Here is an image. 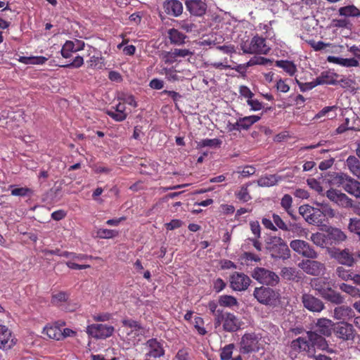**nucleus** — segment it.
Returning a JSON list of instances; mask_svg holds the SVG:
<instances>
[{
  "label": "nucleus",
  "instance_id": "obj_1",
  "mask_svg": "<svg viewBox=\"0 0 360 360\" xmlns=\"http://www.w3.org/2000/svg\"><path fill=\"white\" fill-rule=\"evenodd\" d=\"M240 49L244 53L267 55L271 47L266 44V39L256 34L250 41H246L240 44Z\"/></svg>",
  "mask_w": 360,
  "mask_h": 360
},
{
  "label": "nucleus",
  "instance_id": "obj_2",
  "mask_svg": "<svg viewBox=\"0 0 360 360\" xmlns=\"http://www.w3.org/2000/svg\"><path fill=\"white\" fill-rule=\"evenodd\" d=\"M266 249L274 259L285 260L290 257V249L281 237H271L266 243Z\"/></svg>",
  "mask_w": 360,
  "mask_h": 360
},
{
  "label": "nucleus",
  "instance_id": "obj_3",
  "mask_svg": "<svg viewBox=\"0 0 360 360\" xmlns=\"http://www.w3.org/2000/svg\"><path fill=\"white\" fill-rule=\"evenodd\" d=\"M214 325L215 328L222 325L224 331L235 332L240 328V321L233 314L224 311L223 314H217V321L214 322Z\"/></svg>",
  "mask_w": 360,
  "mask_h": 360
},
{
  "label": "nucleus",
  "instance_id": "obj_4",
  "mask_svg": "<svg viewBox=\"0 0 360 360\" xmlns=\"http://www.w3.org/2000/svg\"><path fill=\"white\" fill-rule=\"evenodd\" d=\"M252 277L259 283L275 286L279 283V276L274 271L264 267H256L252 272Z\"/></svg>",
  "mask_w": 360,
  "mask_h": 360
},
{
  "label": "nucleus",
  "instance_id": "obj_5",
  "mask_svg": "<svg viewBox=\"0 0 360 360\" xmlns=\"http://www.w3.org/2000/svg\"><path fill=\"white\" fill-rule=\"evenodd\" d=\"M115 331L112 326L102 323H93L87 326L86 333L95 339H106Z\"/></svg>",
  "mask_w": 360,
  "mask_h": 360
},
{
  "label": "nucleus",
  "instance_id": "obj_6",
  "mask_svg": "<svg viewBox=\"0 0 360 360\" xmlns=\"http://www.w3.org/2000/svg\"><path fill=\"white\" fill-rule=\"evenodd\" d=\"M299 212L303 217H306V219L309 224L320 226L325 221L324 214L319 208L303 205L300 207Z\"/></svg>",
  "mask_w": 360,
  "mask_h": 360
},
{
  "label": "nucleus",
  "instance_id": "obj_7",
  "mask_svg": "<svg viewBox=\"0 0 360 360\" xmlns=\"http://www.w3.org/2000/svg\"><path fill=\"white\" fill-rule=\"evenodd\" d=\"M290 248L302 257L316 259L317 252L307 242L302 240H293L290 243Z\"/></svg>",
  "mask_w": 360,
  "mask_h": 360
},
{
  "label": "nucleus",
  "instance_id": "obj_8",
  "mask_svg": "<svg viewBox=\"0 0 360 360\" xmlns=\"http://www.w3.org/2000/svg\"><path fill=\"white\" fill-rule=\"evenodd\" d=\"M253 295L259 302L264 304H271L278 298V293L274 290L264 286L256 288Z\"/></svg>",
  "mask_w": 360,
  "mask_h": 360
},
{
  "label": "nucleus",
  "instance_id": "obj_9",
  "mask_svg": "<svg viewBox=\"0 0 360 360\" xmlns=\"http://www.w3.org/2000/svg\"><path fill=\"white\" fill-rule=\"evenodd\" d=\"M231 288L234 291H244L251 283V279L243 273L235 271L230 275Z\"/></svg>",
  "mask_w": 360,
  "mask_h": 360
},
{
  "label": "nucleus",
  "instance_id": "obj_10",
  "mask_svg": "<svg viewBox=\"0 0 360 360\" xmlns=\"http://www.w3.org/2000/svg\"><path fill=\"white\" fill-rule=\"evenodd\" d=\"M326 195L331 202L339 207L344 208L352 207V200L340 191L330 188L326 191Z\"/></svg>",
  "mask_w": 360,
  "mask_h": 360
},
{
  "label": "nucleus",
  "instance_id": "obj_11",
  "mask_svg": "<svg viewBox=\"0 0 360 360\" xmlns=\"http://www.w3.org/2000/svg\"><path fill=\"white\" fill-rule=\"evenodd\" d=\"M259 338L256 334L245 333L240 342V352L249 354L259 349Z\"/></svg>",
  "mask_w": 360,
  "mask_h": 360
},
{
  "label": "nucleus",
  "instance_id": "obj_12",
  "mask_svg": "<svg viewBox=\"0 0 360 360\" xmlns=\"http://www.w3.org/2000/svg\"><path fill=\"white\" fill-rule=\"evenodd\" d=\"M307 335L311 340L310 346L312 347V352H314L316 348L322 351H326L329 354L335 352L334 349L329 347L326 340L321 335L317 334L316 332H312L311 330L307 331Z\"/></svg>",
  "mask_w": 360,
  "mask_h": 360
},
{
  "label": "nucleus",
  "instance_id": "obj_13",
  "mask_svg": "<svg viewBox=\"0 0 360 360\" xmlns=\"http://www.w3.org/2000/svg\"><path fill=\"white\" fill-rule=\"evenodd\" d=\"M17 342L11 329L0 323V349L8 350L11 349Z\"/></svg>",
  "mask_w": 360,
  "mask_h": 360
},
{
  "label": "nucleus",
  "instance_id": "obj_14",
  "mask_svg": "<svg viewBox=\"0 0 360 360\" xmlns=\"http://www.w3.org/2000/svg\"><path fill=\"white\" fill-rule=\"evenodd\" d=\"M147 352L146 356L148 358L156 359L165 355V349L162 344L156 338H151L145 343Z\"/></svg>",
  "mask_w": 360,
  "mask_h": 360
},
{
  "label": "nucleus",
  "instance_id": "obj_15",
  "mask_svg": "<svg viewBox=\"0 0 360 360\" xmlns=\"http://www.w3.org/2000/svg\"><path fill=\"white\" fill-rule=\"evenodd\" d=\"M185 5L191 15L199 17L206 13L207 7L205 0H186Z\"/></svg>",
  "mask_w": 360,
  "mask_h": 360
},
{
  "label": "nucleus",
  "instance_id": "obj_16",
  "mask_svg": "<svg viewBox=\"0 0 360 360\" xmlns=\"http://www.w3.org/2000/svg\"><path fill=\"white\" fill-rule=\"evenodd\" d=\"M336 336L344 340H353L354 338V329L352 324L346 321H342L334 328Z\"/></svg>",
  "mask_w": 360,
  "mask_h": 360
},
{
  "label": "nucleus",
  "instance_id": "obj_17",
  "mask_svg": "<svg viewBox=\"0 0 360 360\" xmlns=\"http://www.w3.org/2000/svg\"><path fill=\"white\" fill-rule=\"evenodd\" d=\"M302 301L304 307L313 312H320L324 308L323 302L310 294H304Z\"/></svg>",
  "mask_w": 360,
  "mask_h": 360
},
{
  "label": "nucleus",
  "instance_id": "obj_18",
  "mask_svg": "<svg viewBox=\"0 0 360 360\" xmlns=\"http://www.w3.org/2000/svg\"><path fill=\"white\" fill-rule=\"evenodd\" d=\"M163 9L166 14L178 17L183 13V4L179 0H165L163 3Z\"/></svg>",
  "mask_w": 360,
  "mask_h": 360
},
{
  "label": "nucleus",
  "instance_id": "obj_19",
  "mask_svg": "<svg viewBox=\"0 0 360 360\" xmlns=\"http://www.w3.org/2000/svg\"><path fill=\"white\" fill-rule=\"evenodd\" d=\"M301 267L307 274L313 276H318L321 274L325 269V266L323 263L319 261L310 259L302 262Z\"/></svg>",
  "mask_w": 360,
  "mask_h": 360
},
{
  "label": "nucleus",
  "instance_id": "obj_20",
  "mask_svg": "<svg viewBox=\"0 0 360 360\" xmlns=\"http://www.w3.org/2000/svg\"><path fill=\"white\" fill-rule=\"evenodd\" d=\"M311 340L307 337H299L292 340L290 344L291 348L297 352H305L311 353L312 347L310 346Z\"/></svg>",
  "mask_w": 360,
  "mask_h": 360
},
{
  "label": "nucleus",
  "instance_id": "obj_21",
  "mask_svg": "<svg viewBox=\"0 0 360 360\" xmlns=\"http://www.w3.org/2000/svg\"><path fill=\"white\" fill-rule=\"evenodd\" d=\"M333 323L331 320L322 318L318 319L313 332H316L317 334L330 336L332 333Z\"/></svg>",
  "mask_w": 360,
  "mask_h": 360
},
{
  "label": "nucleus",
  "instance_id": "obj_22",
  "mask_svg": "<svg viewBox=\"0 0 360 360\" xmlns=\"http://www.w3.org/2000/svg\"><path fill=\"white\" fill-rule=\"evenodd\" d=\"M333 256L340 264L343 265L352 266L354 263L353 255L347 249L336 250L333 252Z\"/></svg>",
  "mask_w": 360,
  "mask_h": 360
},
{
  "label": "nucleus",
  "instance_id": "obj_23",
  "mask_svg": "<svg viewBox=\"0 0 360 360\" xmlns=\"http://www.w3.org/2000/svg\"><path fill=\"white\" fill-rule=\"evenodd\" d=\"M347 238L345 233L340 229L330 227L326 231V239L330 245L340 243Z\"/></svg>",
  "mask_w": 360,
  "mask_h": 360
},
{
  "label": "nucleus",
  "instance_id": "obj_24",
  "mask_svg": "<svg viewBox=\"0 0 360 360\" xmlns=\"http://www.w3.org/2000/svg\"><path fill=\"white\" fill-rule=\"evenodd\" d=\"M65 326V323L62 322L61 324L55 323L53 324L46 325L43 330V333L46 335L50 339L55 340H61L62 330L60 326Z\"/></svg>",
  "mask_w": 360,
  "mask_h": 360
},
{
  "label": "nucleus",
  "instance_id": "obj_25",
  "mask_svg": "<svg viewBox=\"0 0 360 360\" xmlns=\"http://www.w3.org/2000/svg\"><path fill=\"white\" fill-rule=\"evenodd\" d=\"M285 179V176L278 174H266L257 180L258 186L261 187H271L278 184Z\"/></svg>",
  "mask_w": 360,
  "mask_h": 360
},
{
  "label": "nucleus",
  "instance_id": "obj_26",
  "mask_svg": "<svg viewBox=\"0 0 360 360\" xmlns=\"http://www.w3.org/2000/svg\"><path fill=\"white\" fill-rule=\"evenodd\" d=\"M338 77H339V75L335 72L330 71H323L320 74L319 76L316 78V84L318 85H335L338 84Z\"/></svg>",
  "mask_w": 360,
  "mask_h": 360
},
{
  "label": "nucleus",
  "instance_id": "obj_27",
  "mask_svg": "<svg viewBox=\"0 0 360 360\" xmlns=\"http://www.w3.org/2000/svg\"><path fill=\"white\" fill-rule=\"evenodd\" d=\"M353 317H354V311L349 307L342 305L335 307L334 309V318L335 319L345 321L350 320Z\"/></svg>",
  "mask_w": 360,
  "mask_h": 360
},
{
  "label": "nucleus",
  "instance_id": "obj_28",
  "mask_svg": "<svg viewBox=\"0 0 360 360\" xmlns=\"http://www.w3.org/2000/svg\"><path fill=\"white\" fill-rule=\"evenodd\" d=\"M122 325L125 327L131 328V333H134L136 336L143 335L146 333V329L141 323L135 320L128 319H124L122 321Z\"/></svg>",
  "mask_w": 360,
  "mask_h": 360
},
{
  "label": "nucleus",
  "instance_id": "obj_29",
  "mask_svg": "<svg viewBox=\"0 0 360 360\" xmlns=\"http://www.w3.org/2000/svg\"><path fill=\"white\" fill-rule=\"evenodd\" d=\"M87 68L94 70H101L104 68L105 58L102 56L101 53L98 52L96 55L91 56L86 61Z\"/></svg>",
  "mask_w": 360,
  "mask_h": 360
},
{
  "label": "nucleus",
  "instance_id": "obj_30",
  "mask_svg": "<svg viewBox=\"0 0 360 360\" xmlns=\"http://www.w3.org/2000/svg\"><path fill=\"white\" fill-rule=\"evenodd\" d=\"M322 297L335 304H340L344 302V297L340 295V293L332 289L330 286L326 288V290L324 292Z\"/></svg>",
  "mask_w": 360,
  "mask_h": 360
},
{
  "label": "nucleus",
  "instance_id": "obj_31",
  "mask_svg": "<svg viewBox=\"0 0 360 360\" xmlns=\"http://www.w3.org/2000/svg\"><path fill=\"white\" fill-rule=\"evenodd\" d=\"M276 67L282 68L289 76H294L297 71L296 65L290 60H280L275 62Z\"/></svg>",
  "mask_w": 360,
  "mask_h": 360
},
{
  "label": "nucleus",
  "instance_id": "obj_32",
  "mask_svg": "<svg viewBox=\"0 0 360 360\" xmlns=\"http://www.w3.org/2000/svg\"><path fill=\"white\" fill-rule=\"evenodd\" d=\"M347 193L360 198V182L353 178H350L343 188Z\"/></svg>",
  "mask_w": 360,
  "mask_h": 360
},
{
  "label": "nucleus",
  "instance_id": "obj_33",
  "mask_svg": "<svg viewBox=\"0 0 360 360\" xmlns=\"http://www.w3.org/2000/svg\"><path fill=\"white\" fill-rule=\"evenodd\" d=\"M168 37L171 44L179 46L185 43L186 36L177 29L172 28L168 30Z\"/></svg>",
  "mask_w": 360,
  "mask_h": 360
},
{
  "label": "nucleus",
  "instance_id": "obj_34",
  "mask_svg": "<svg viewBox=\"0 0 360 360\" xmlns=\"http://www.w3.org/2000/svg\"><path fill=\"white\" fill-rule=\"evenodd\" d=\"M347 166L353 175L360 179V161L354 156L349 155L346 160Z\"/></svg>",
  "mask_w": 360,
  "mask_h": 360
},
{
  "label": "nucleus",
  "instance_id": "obj_35",
  "mask_svg": "<svg viewBox=\"0 0 360 360\" xmlns=\"http://www.w3.org/2000/svg\"><path fill=\"white\" fill-rule=\"evenodd\" d=\"M261 119L259 115H250L239 118L240 128L243 130H248L254 124Z\"/></svg>",
  "mask_w": 360,
  "mask_h": 360
},
{
  "label": "nucleus",
  "instance_id": "obj_36",
  "mask_svg": "<svg viewBox=\"0 0 360 360\" xmlns=\"http://www.w3.org/2000/svg\"><path fill=\"white\" fill-rule=\"evenodd\" d=\"M311 286L322 297L326 288H329L330 285L325 278H319L311 281Z\"/></svg>",
  "mask_w": 360,
  "mask_h": 360
},
{
  "label": "nucleus",
  "instance_id": "obj_37",
  "mask_svg": "<svg viewBox=\"0 0 360 360\" xmlns=\"http://www.w3.org/2000/svg\"><path fill=\"white\" fill-rule=\"evenodd\" d=\"M286 231L288 235L284 236V237H288V238L295 236L302 237L307 235L305 229L297 224H290Z\"/></svg>",
  "mask_w": 360,
  "mask_h": 360
},
{
  "label": "nucleus",
  "instance_id": "obj_38",
  "mask_svg": "<svg viewBox=\"0 0 360 360\" xmlns=\"http://www.w3.org/2000/svg\"><path fill=\"white\" fill-rule=\"evenodd\" d=\"M69 297L70 294L65 291H60L52 294L51 302L55 306H60L63 303L67 302Z\"/></svg>",
  "mask_w": 360,
  "mask_h": 360
},
{
  "label": "nucleus",
  "instance_id": "obj_39",
  "mask_svg": "<svg viewBox=\"0 0 360 360\" xmlns=\"http://www.w3.org/2000/svg\"><path fill=\"white\" fill-rule=\"evenodd\" d=\"M350 178V176L343 172L335 173L331 179V181L334 185L342 186L344 188Z\"/></svg>",
  "mask_w": 360,
  "mask_h": 360
},
{
  "label": "nucleus",
  "instance_id": "obj_40",
  "mask_svg": "<svg viewBox=\"0 0 360 360\" xmlns=\"http://www.w3.org/2000/svg\"><path fill=\"white\" fill-rule=\"evenodd\" d=\"M76 52H77V51L74 45V41L70 40L66 41L60 50V53L64 58H70L72 53Z\"/></svg>",
  "mask_w": 360,
  "mask_h": 360
},
{
  "label": "nucleus",
  "instance_id": "obj_41",
  "mask_svg": "<svg viewBox=\"0 0 360 360\" xmlns=\"http://www.w3.org/2000/svg\"><path fill=\"white\" fill-rule=\"evenodd\" d=\"M248 184L243 185L240 186V189L235 193L236 198L243 202H248L252 199L248 191Z\"/></svg>",
  "mask_w": 360,
  "mask_h": 360
},
{
  "label": "nucleus",
  "instance_id": "obj_42",
  "mask_svg": "<svg viewBox=\"0 0 360 360\" xmlns=\"http://www.w3.org/2000/svg\"><path fill=\"white\" fill-rule=\"evenodd\" d=\"M219 304L220 306L232 307L238 305L237 299L232 295H221L219 298Z\"/></svg>",
  "mask_w": 360,
  "mask_h": 360
},
{
  "label": "nucleus",
  "instance_id": "obj_43",
  "mask_svg": "<svg viewBox=\"0 0 360 360\" xmlns=\"http://www.w3.org/2000/svg\"><path fill=\"white\" fill-rule=\"evenodd\" d=\"M316 205L319 207H320L319 209H321V211L323 212V214H324V217H329L330 218L333 217L335 214V211L333 209L331 208V207L323 200L322 202H316Z\"/></svg>",
  "mask_w": 360,
  "mask_h": 360
},
{
  "label": "nucleus",
  "instance_id": "obj_44",
  "mask_svg": "<svg viewBox=\"0 0 360 360\" xmlns=\"http://www.w3.org/2000/svg\"><path fill=\"white\" fill-rule=\"evenodd\" d=\"M118 235V232L115 230L108 229H99L96 231V236L100 238L109 239Z\"/></svg>",
  "mask_w": 360,
  "mask_h": 360
},
{
  "label": "nucleus",
  "instance_id": "obj_45",
  "mask_svg": "<svg viewBox=\"0 0 360 360\" xmlns=\"http://www.w3.org/2000/svg\"><path fill=\"white\" fill-rule=\"evenodd\" d=\"M336 276L342 281H347L352 280V273L349 269H346L343 266H338L335 269Z\"/></svg>",
  "mask_w": 360,
  "mask_h": 360
},
{
  "label": "nucleus",
  "instance_id": "obj_46",
  "mask_svg": "<svg viewBox=\"0 0 360 360\" xmlns=\"http://www.w3.org/2000/svg\"><path fill=\"white\" fill-rule=\"evenodd\" d=\"M222 141L219 139H205L201 140L198 143V146L200 148L203 147H220Z\"/></svg>",
  "mask_w": 360,
  "mask_h": 360
},
{
  "label": "nucleus",
  "instance_id": "obj_47",
  "mask_svg": "<svg viewBox=\"0 0 360 360\" xmlns=\"http://www.w3.org/2000/svg\"><path fill=\"white\" fill-rule=\"evenodd\" d=\"M292 203V198L289 194H285L281 198V205L290 215H292L291 210Z\"/></svg>",
  "mask_w": 360,
  "mask_h": 360
},
{
  "label": "nucleus",
  "instance_id": "obj_48",
  "mask_svg": "<svg viewBox=\"0 0 360 360\" xmlns=\"http://www.w3.org/2000/svg\"><path fill=\"white\" fill-rule=\"evenodd\" d=\"M274 62L273 59L264 58L262 56H256L250 60L248 64L250 65H271Z\"/></svg>",
  "mask_w": 360,
  "mask_h": 360
},
{
  "label": "nucleus",
  "instance_id": "obj_49",
  "mask_svg": "<svg viewBox=\"0 0 360 360\" xmlns=\"http://www.w3.org/2000/svg\"><path fill=\"white\" fill-rule=\"evenodd\" d=\"M307 43L316 51H322L327 47L333 46L332 44L325 43L322 41H316L314 40H309Z\"/></svg>",
  "mask_w": 360,
  "mask_h": 360
},
{
  "label": "nucleus",
  "instance_id": "obj_50",
  "mask_svg": "<svg viewBox=\"0 0 360 360\" xmlns=\"http://www.w3.org/2000/svg\"><path fill=\"white\" fill-rule=\"evenodd\" d=\"M348 229L352 233H354L360 238V219L351 218L348 224Z\"/></svg>",
  "mask_w": 360,
  "mask_h": 360
},
{
  "label": "nucleus",
  "instance_id": "obj_51",
  "mask_svg": "<svg viewBox=\"0 0 360 360\" xmlns=\"http://www.w3.org/2000/svg\"><path fill=\"white\" fill-rule=\"evenodd\" d=\"M234 348L233 344H229L226 345L221 352L220 357L221 360H229L231 358L233 354V349Z\"/></svg>",
  "mask_w": 360,
  "mask_h": 360
},
{
  "label": "nucleus",
  "instance_id": "obj_52",
  "mask_svg": "<svg viewBox=\"0 0 360 360\" xmlns=\"http://www.w3.org/2000/svg\"><path fill=\"white\" fill-rule=\"evenodd\" d=\"M204 320L202 317L196 316L194 319V327L197 330L198 334L205 335L207 330L204 328Z\"/></svg>",
  "mask_w": 360,
  "mask_h": 360
},
{
  "label": "nucleus",
  "instance_id": "obj_53",
  "mask_svg": "<svg viewBox=\"0 0 360 360\" xmlns=\"http://www.w3.org/2000/svg\"><path fill=\"white\" fill-rule=\"evenodd\" d=\"M338 84H340L344 89L354 90L355 89L356 82L354 79L350 78L343 77L340 80L338 81Z\"/></svg>",
  "mask_w": 360,
  "mask_h": 360
},
{
  "label": "nucleus",
  "instance_id": "obj_54",
  "mask_svg": "<svg viewBox=\"0 0 360 360\" xmlns=\"http://www.w3.org/2000/svg\"><path fill=\"white\" fill-rule=\"evenodd\" d=\"M340 12L345 15L360 16V11L354 6L342 8Z\"/></svg>",
  "mask_w": 360,
  "mask_h": 360
},
{
  "label": "nucleus",
  "instance_id": "obj_55",
  "mask_svg": "<svg viewBox=\"0 0 360 360\" xmlns=\"http://www.w3.org/2000/svg\"><path fill=\"white\" fill-rule=\"evenodd\" d=\"M281 276L286 280H293L295 277V269L290 267H283L281 271Z\"/></svg>",
  "mask_w": 360,
  "mask_h": 360
},
{
  "label": "nucleus",
  "instance_id": "obj_56",
  "mask_svg": "<svg viewBox=\"0 0 360 360\" xmlns=\"http://www.w3.org/2000/svg\"><path fill=\"white\" fill-rule=\"evenodd\" d=\"M272 220L276 228L278 227L283 231H287L288 229V226L278 214H273Z\"/></svg>",
  "mask_w": 360,
  "mask_h": 360
},
{
  "label": "nucleus",
  "instance_id": "obj_57",
  "mask_svg": "<svg viewBox=\"0 0 360 360\" xmlns=\"http://www.w3.org/2000/svg\"><path fill=\"white\" fill-rule=\"evenodd\" d=\"M326 235H324L321 233H312L311 236V241L319 245V246H323L325 243Z\"/></svg>",
  "mask_w": 360,
  "mask_h": 360
},
{
  "label": "nucleus",
  "instance_id": "obj_58",
  "mask_svg": "<svg viewBox=\"0 0 360 360\" xmlns=\"http://www.w3.org/2000/svg\"><path fill=\"white\" fill-rule=\"evenodd\" d=\"M83 64H84L83 57H82L80 56H77L74 58L72 62H71L70 63H68L66 65H60V67L79 68L82 67L83 65Z\"/></svg>",
  "mask_w": 360,
  "mask_h": 360
},
{
  "label": "nucleus",
  "instance_id": "obj_59",
  "mask_svg": "<svg viewBox=\"0 0 360 360\" xmlns=\"http://www.w3.org/2000/svg\"><path fill=\"white\" fill-rule=\"evenodd\" d=\"M106 113L108 116L117 122L124 121L127 117V113H120L112 110H108Z\"/></svg>",
  "mask_w": 360,
  "mask_h": 360
},
{
  "label": "nucleus",
  "instance_id": "obj_60",
  "mask_svg": "<svg viewBox=\"0 0 360 360\" xmlns=\"http://www.w3.org/2000/svg\"><path fill=\"white\" fill-rule=\"evenodd\" d=\"M340 65L346 68L358 67L359 63L357 59L352 58H342L341 60Z\"/></svg>",
  "mask_w": 360,
  "mask_h": 360
},
{
  "label": "nucleus",
  "instance_id": "obj_61",
  "mask_svg": "<svg viewBox=\"0 0 360 360\" xmlns=\"http://www.w3.org/2000/svg\"><path fill=\"white\" fill-rule=\"evenodd\" d=\"M162 59L166 64L170 65L176 61L174 51H166L162 54Z\"/></svg>",
  "mask_w": 360,
  "mask_h": 360
},
{
  "label": "nucleus",
  "instance_id": "obj_62",
  "mask_svg": "<svg viewBox=\"0 0 360 360\" xmlns=\"http://www.w3.org/2000/svg\"><path fill=\"white\" fill-rule=\"evenodd\" d=\"M287 79H279L276 82V89L282 93H287L290 90L289 85L286 83Z\"/></svg>",
  "mask_w": 360,
  "mask_h": 360
},
{
  "label": "nucleus",
  "instance_id": "obj_63",
  "mask_svg": "<svg viewBox=\"0 0 360 360\" xmlns=\"http://www.w3.org/2000/svg\"><path fill=\"white\" fill-rule=\"evenodd\" d=\"M307 184L309 186L317 191L319 193H321L323 192V187L321 186L320 182L315 179H307Z\"/></svg>",
  "mask_w": 360,
  "mask_h": 360
},
{
  "label": "nucleus",
  "instance_id": "obj_64",
  "mask_svg": "<svg viewBox=\"0 0 360 360\" xmlns=\"http://www.w3.org/2000/svg\"><path fill=\"white\" fill-rule=\"evenodd\" d=\"M31 191V189L28 188H15L11 190V195L14 196H26Z\"/></svg>",
  "mask_w": 360,
  "mask_h": 360
}]
</instances>
